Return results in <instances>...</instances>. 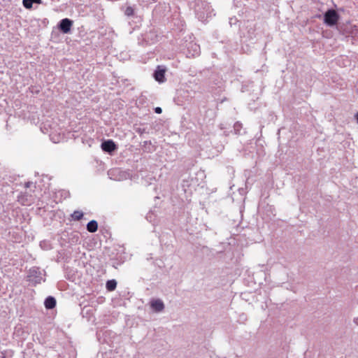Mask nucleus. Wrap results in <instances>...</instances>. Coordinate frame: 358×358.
<instances>
[{"label":"nucleus","mask_w":358,"mask_h":358,"mask_svg":"<svg viewBox=\"0 0 358 358\" xmlns=\"http://www.w3.org/2000/svg\"><path fill=\"white\" fill-rule=\"evenodd\" d=\"M194 12L198 20L204 22L208 17H211V6L206 1L198 0L195 3Z\"/></svg>","instance_id":"obj_1"},{"label":"nucleus","mask_w":358,"mask_h":358,"mask_svg":"<svg viewBox=\"0 0 358 358\" xmlns=\"http://www.w3.org/2000/svg\"><path fill=\"white\" fill-rule=\"evenodd\" d=\"M45 273L44 270H41L39 267L33 266L29 271L27 280L33 285L40 284L45 280Z\"/></svg>","instance_id":"obj_2"},{"label":"nucleus","mask_w":358,"mask_h":358,"mask_svg":"<svg viewBox=\"0 0 358 358\" xmlns=\"http://www.w3.org/2000/svg\"><path fill=\"white\" fill-rule=\"evenodd\" d=\"M338 20L339 15L334 9H329L324 15V22L329 27L336 25Z\"/></svg>","instance_id":"obj_3"},{"label":"nucleus","mask_w":358,"mask_h":358,"mask_svg":"<svg viewBox=\"0 0 358 358\" xmlns=\"http://www.w3.org/2000/svg\"><path fill=\"white\" fill-rule=\"evenodd\" d=\"M108 175L110 179L113 180L121 181L127 179V173L122 171L119 168L111 169L108 171Z\"/></svg>","instance_id":"obj_4"},{"label":"nucleus","mask_w":358,"mask_h":358,"mask_svg":"<svg viewBox=\"0 0 358 358\" xmlns=\"http://www.w3.org/2000/svg\"><path fill=\"white\" fill-rule=\"evenodd\" d=\"M73 21L69 18H64L61 20L57 24L59 30L64 34H69L71 32Z\"/></svg>","instance_id":"obj_5"},{"label":"nucleus","mask_w":358,"mask_h":358,"mask_svg":"<svg viewBox=\"0 0 358 358\" xmlns=\"http://www.w3.org/2000/svg\"><path fill=\"white\" fill-rule=\"evenodd\" d=\"M187 57H194L199 55L200 54V46L194 42H189L187 45Z\"/></svg>","instance_id":"obj_6"},{"label":"nucleus","mask_w":358,"mask_h":358,"mask_svg":"<svg viewBox=\"0 0 358 358\" xmlns=\"http://www.w3.org/2000/svg\"><path fill=\"white\" fill-rule=\"evenodd\" d=\"M166 67L164 66H157L154 71L153 77L155 80L159 83H163L166 81L165 73Z\"/></svg>","instance_id":"obj_7"},{"label":"nucleus","mask_w":358,"mask_h":358,"mask_svg":"<svg viewBox=\"0 0 358 358\" xmlns=\"http://www.w3.org/2000/svg\"><path fill=\"white\" fill-rule=\"evenodd\" d=\"M101 148L103 152L108 154H112L117 149V145L111 139L103 141L101 144Z\"/></svg>","instance_id":"obj_8"},{"label":"nucleus","mask_w":358,"mask_h":358,"mask_svg":"<svg viewBox=\"0 0 358 358\" xmlns=\"http://www.w3.org/2000/svg\"><path fill=\"white\" fill-rule=\"evenodd\" d=\"M150 305L153 311L160 313L164 310L165 306L160 299H153L150 301Z\"/></svg>","instance_id":"obj_9"},{"label":"nucleus","mask_w":358,"mask_h":358,"mask_svg":"<svg viewBox=\"0 0 358 358\" xmlns=\"http://www.w3.org/2000/svg\"><path fill=\"white\" fill-rule=\"evenodd\" d=\"M56 299L54 296H49L45 298L44 301V306L46 309L50 310L55 307L56 306Z\"/></svg>","instance_id":"obj_10"},{"label":"nucleus","mask_w":358,"mask_h":358,"mask_svg":"<svg viewBox=\"0 0 358 358\" xmlns=\"http://www.w3.org/2000/svg\"><path fill=\"white\" fill-rule=\"evenodd\" d=\"M87 230L90 233H94L98 229V223L96 220H92L87 224Z\"/></svg>","instance_id":"obj_11"},{"label":"nucleus","mask_w":358,"mask_h":358,"mask_svg":"<svg viewBox=\"0 0 358 358\" xmlns=\"http://www.w3.org/2000/svg\"><path fill=\"white\" fill-rule=\"evenodd\" d=\"M116 287H117V281L115 280H114V279L108 280L106 282V287L108 291H109V292L113 291L115 289Z\"/></svg>","instance_id":"obj_12"},{"label":"nucleus","mask_w":358,"mask_h":358,"mask_svg":"<svg viewBox=\"0 0 358 358\" xmlns=\"http://www.w3.org/2000/svg\"><path fill=\"white\" fill-rule=\"evenodd\" d=\"M83 213L80 210H74L71 215V220L73 221H79L83 217Z\"/></svg>","instance_id":"obj_13"},{"label":"nucleus","mask_w":358,"mask_h":358,"mask_svg":"<svg viewBox=\"0 0 358 358\" xmlns=\"http://www.w3.org/2000/svg\"><path fill=\"white\" fill-rule=\"evenodd\" d=\"M173 20H176L177 22H174V24L178 27V29H182L183 27V26L185 25V22L184 20H181L180 17H179V14L178 15H174L173 17Z\"/></svg>","instance_id":"obj_14"},{"label":"nucleus","mask_w":358,"mask_h":358,"mask_svg":"<svg viewBox=\"0 0 358 358\" xmlns=\"http://www.w3.org/2000/svg\"><path fill=\"white\" fill-rule=\"evenodd\" d=\"M146 220L151 222V223H153V224H155V221H156V215L155 214V213L153 211H150L147 215H146Z\"/></svg>","instance_id":"obj_15"},{"label":"nucleus","mask_w":358,"mask_h":358,"mask_svg":"<svg viewBox=\"0 0 358 358\" xmlns=\"http://www.w3.org/2000/svg\"><path fill=\"white\" fill-rule=\"evenodd\" d=\"M242 129V124L237 122L234 125V129L236 134H241V130Z\"/></svg>","instance_id":"obj_16"},{"label":"nucleus","mask_w":358,"mask_h":358,"mask_svg":"<svg viewBox=\"0 0 358 358\" xmlns=\"http://www.w3.org/2000/svg\"><path fill=\"white\" fill-rule=\"evenodd\" d=\"M33 3H34L32 0H22V5L27 9H30L32 8Z\"/></svg>","instance_id":"obj_17"},{"label":"nucleus","mask_w":358,"mask_h":358,"mask_svg":"<svg viewBox=\"0 0 358 358\" xmlns=\"http://www.w3.org/2000/svg\"><path fill=\"white\" fill-rule=\"evenodd\" d=\"M125 15L130 17L134 14V9L131 6H127L124 10Z\"/></svg>","instance_id":"obj_18"},{"label":"nucleus","mask_w":358,"mask_h":358,"mask_svg":"<svg viewBox=\"0 0 358 358\" xmlns=\"http://www.w3.org/2000/svg\"><path fill=\"white\" fill-rule=\"evenodd\" d=\"M134 130L135 131L140 134V135H143V134H146L148 133L147 130L145 128H141V127H135L134 128Z\"/></svg>","instance_id":"obj_19"},{"label":"nucleus","mask_w":358,"mask_h":358,"mask_svg":"<svg viewBox=\"0 0 358 358\" xmlns=\"http://www.w3.org/2000/svg\"><path fill=\"white\" fill-rule=\"evenodd\" d=\"M57 358H76L74 352L71 354H64L63 355H58Z\"/></svg>","instance_id":"obj_20"},{"label":"nucleus","mask_w":358,"mask_h":358,"mask_svg":"<svg viewBox=\"0 0 358 358\" xmlns=\"http://www.w3.org/2000/svg\"><path fill=\"white\" fill-rule=\"evenodd\" d=\"M47 355L49 357H56L57 356L55 351L52 349H49L47 351Z\"/></svg>","instance_id":"obj_21"},{"label":"nucleus","mask_w":358,"mask_h":358,"mask_svg":"<svg viewBox=\"0 0 358 358\" xmlns=\"http://www.w3.org/2000/svg\"><path fill=\"white\" fill-rule=\"evenodd\" d=\"M154 110H155V113H156L157 114H161L162 113V109L161 107H155L154 108Z\"/></svg>","instance_id":"obj_22"},{"label":"nucleus","mask_w":358,"mask_h":358,"mask_svg":"<svg viewBox=\"0 0 358 358\" xmlns=\"http://www.w3.org/2000/svg\"><path fill=\"white\" fill-rule=\"evenodd\" d=\"M226 171H227L229 173H230V174H231V175H234V171L233 167L227 166V167L226 168Z\"/></svg>","instance_id":"obj_23"},{"label":"nucleus","mask_w":358,"mask_h":358,"mask_svg":"<svg viewBox=\"0 0 358 358\" xmlns=\"http://www.w3.org/2000/svg\"><path fill=\"white\" fill-rule=\"evenodd\" d=\"M69 193L66 191L63 190L62 192V196H64V198H66L69 196Z\"/></svg>","instance_id":"obj_24"},{"label":"nucleus","mask_w":358,"mask_h":358,"mask_svg":"<svg viewBox=\"0 0 358 358\" xmlns=\"http://www.w3.org/2000/svg\"><path fill=\"white\" fill-rule=\"evenodd\" d=\"M146 3H152L156 2L157 0H143Z\"/></svg>","instance_id":"obj_25"},{"label":"nucleus","mask_w":358,"mask_h":358,"mask_svg":"<svg viewBox=\"0 0 358 358\" xmlns=\"http://www.w3.org/2000/svg\"><path fill=\"white\" fill-rule=\"evenodd\" d=\"M34 3L41 4L42 3V0H32Z\"/></svg>","instance_id":"obj_26"},{"label":"nucleus","mask_w":358,"mask_h":358,"mask_svg":"<svg viewBox=\"0 0 358 358\" xmlns=\"http://www.w3.org/2000/svg\"><path fill=\"white\" fill-rule=\"evenodd\" d=\"M148 144H151V142L150 141H145L143 142V145H146Z\"/></svg>","instance_id":"obj_27"},{"label":"nucleus","mask_w":358,"mask_h":358,"mask_svg":"<svg viewBox=\"0 0 358 358\" xmlns=\"http://www.w3.org/2000/svg\"><path fill=\"white\" fill-rule=\"evenodd\" d=\"M45 244H46L45 241H42V242H41L40 245L41 248H43V245H45Z\"/></svg>","instance_id":"obj_28"},{"label":"nucleus","mask_w":358,"mask_h":358,"mask_svg":"<svg viewBox=\"0 0 358 358\" xmlns=\"http://www.w3.org/2000/svg\"><path fill=\"white\" fill-rule=\"evenodd\" d=\"M148 38V35H145L144 40L146 41V40Z\"/></svg>","instance_id":"obj_29"},{"label":"nucleus","mask_w":358,"mask_h":358,"mask_svg":"<svg viewBox=\"0 0 358 358\" xmlns=\"http://www.w3.org/2000/svg\"><path fill=\"white\" fill-rule=\"evenodd\" d=\"M355 117H356L357 122V123H358V113L356 114V116H355Z\"/></svg>","instance_id":"obj_30"},{"label":"nucleus","mask_w":358,"mask_h":358,"mask_svg":"<svg viewBox=\"0 0 358 358\" xmlns=\"http://www.w3.org/2000/svg\"><path fill=\"white\" fill-rule=\"evenodd\" d=\"M152 181H150V182H148V185H152Z\"/></svg>","instance_id":"obj_31"},{"label":"nucleus","mask_w":358,"mask_h":358,"mask_svg":"<svg viewBox=\"0 0 358 358\" xmlns=\"http://www.w3.org/2000/svg\"><path fill=\"white\" fill-rule=\"evenodd\" d=\"M150 180H155V178H150Z\"/></svg>","instance_id":"obj_32"}]
</instances>
